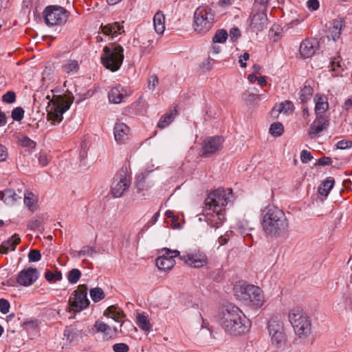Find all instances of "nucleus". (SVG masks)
<instances>
[{
	"label": "nucleus",
	"instance_id": "nucleus-14",
	"mask_svg": "<svg viewBox=\"0 0 352 352\" xmlns=\"http://www.w3.org/2000/svg\"><path fill=\"white\" fill-rule=\"evenodd\" d=\"M180 259L186 265L195 268H200L208 264L207 256L201 252L187 253L180 256Z\"/></svg>",
	"mask_w": 352,
	"mask_h": 352
},
{
	"label": "nucleus",
	"instance_id": "nucleus-12",
	"mask_svg": "<svg viewBox=\"0 0 352 352\" xmlns=\"http://www.w3.org/2000/svg\"><path fill=\"white\" fill-rule=\"evenodd\" d=\"M72 101H65L60 96L56 100H52L48 106L50 119L57 122L63 120V114L69 109Z\"/></svg>",
	"mask_w": 352,
	"mask_h": 352
},
{
	"label": "nucleus",
	"instance_id": "nucleus-10",
	"mask_svg": "<svg viewBox=\"0 0 352 352\" xmlns=\"http://www.w3.org/2000/svg\"><path fill=\"white\" fill-rule=\"evenodd\" d=\"M131 186V177L126 168H122L113 177L111 192L113 197H122Z\"/></svg>",
	"mask_w": 352,
	"mask_h": 352
},
{
	"label": "nucleus",
	"instance_id": "nucleus-53",
	"mask_svg": "<svg viewBox=\"0 0 352 352\" xmlns=\"http://www.w3.org/2000/svg\"><path fill=\"white\" fill-rule=\"evenodd\" d=\"M352 147V141L342 140L337 142L336 148L338 149H347Z\"/></svg>",
	"mask_w": 352,
	"mask_h": 352
},
{
	"label": "nucleus",
	"instance_id": "nucleus-1",
	"mask_svg": "<svg viewBox=\"0 0 352 352\" xmlns=\"http://www.w3.org/2000/svg\"><path fill=\"white\" fill-rule=\"evenodd\" d=\"M231 188H218L212 191L205 200L204 215L205 221L211 228H220L226 219L224 207L232 197Z\"/></svg>",
	"mask_w": 352,
	"mask_h": 352
},
{
	"label": "nucleus",
	"instance_id": "nucleus-59",
	"mask_svg": "<svg viewBox=\"0 0 352 352\" xmlns=\"http://www.w3.org/2000/svg\"><path fill=\"white\" fill-rule=\"evenodd\" d=\"M307 6L309 9L311 10H316L319 8V1L318 0H309L307 2Z\"/></svg>",
	"mask_w": 352,
	"mask_h": 352
},
{
	"label": "nucleus",
	"instance_id": "nucleus-6",
	"mask_svg": "<svg viewBox=\"0 0 352 352\" xmlns=\"http://www.w3.org/2000/svg\"><path fill=\"white\" fill-rule=\"evenodd\" d=\"M102 65L114 72L118 71L124 60V49L120 45L113 44L103 48L100 57Z\"/></svg>",
	"mask_w": 352,
	"mask_h": 352
},
{
	"label": "nucleus",
	"instance_id": "nucleus-41",
	"mask_svg": "<svg viewBox=\"0 0 352 352\" xmlns=\"http://www.w3.org/2000/svg\"><path fill=\"white\" fill-rule=\"evenodd\" d=\"M96 253V248L94 247L89 246H83L82 249L77 252L76 256L80 258L85 256H89L93 257L94 255Z\"/></svg>",
	"mask_w": 352,
	"mask_h": 352
},
{
	"label": "nucleus",
	"instance_id": "nucleus-43",
	"mask_svg": "<svg viewBox=\"0 0 352 352\" xmlns=\"http://www.w3.org/2000/svg\"><path fill=\"white\" fill-rule=\"evenodd\" d=\"M24 117V110L22 107H18L12 111V118L15 121H21Z\"/></svg>",
	"mask_w": 352,
	"mask_h": 352
},
{
	"label": "nucleus",
	"instance_id": "nucleus-42",
	"mask_svg": "<svg viewBox=\"0 0 352 352\" xmlns=\"http://www.w3.org/2000/svg\"><path fill=\"white\" fill-rule=\"evenodd\" d=\"M161 255L159 257L163 258H173L174 259L175 257H179L180 258V253L178 250H171L168 248H164L161 250Z\"/></svg>",
	"mask_w": 352,
	"mask_h": 352
},
{
	"label": "nucleus",
	"instance_id": "nucleus-7",
	"mask_svg": "<svg viewBox=\"0 0 352 352\" xmlns=\"http://www.w3.org/2000/svg\"><path fill=\"white\" fill-rule=\"evenodd\" d=\"M214 14L211 8L208 6L198 7L194 13V29L195 31L205 34L212 27L214 23Z\"/></svg>",
	"mask_w": 352,
	"mask_h": 352
},
{
	"label": "nucleus",
	"instance_id": "nucleus-51",
	"mask_svg": "<svg viewBox=\"0 0 352 352\" xmlns=\"http://www.w3.org/2000/svg\"><path fill=\"white\" fill-rule=\"evenodd\" d=\"M38 160L39 164L44 167L49 164L50 157H49L48 155L45 153H40L38 156Z\"/></svg>",
	"mask_w": 352,
	"mask_h": 352
},
{
	"label": "nucleus",
	"instance_id": "nucleus-34",
	"mask_svg": "<svg viewBox=\"0 0 352 352\" xmlns=\"http://www.w3.org/2000/svg\"><path fill=\"white\" fill-rule=\"evenodd\" d=\"M149 174L146 173L145 174H141L138 176L135 182V186L139 190H144L148 189L150 186L146 184V177Z\"/></svg>",
	"mask_w": 352,
	"mask_h": 352
},
{
	"label": "nucleus",
	"instance_id": "nucleus-28",
	"mask_svg": "<svg viewBox=\"0 0 352 352\" xmlns=\"http://www.w3.org/2000/svg\"><path fill=\"white\" fill-rule=\"evenodd\" d=\"M79 68L80 67L78 60L74 59L67 60L62 66L63 72L68 76L77 74Z\"/></svg>",
	"mask_w": 352,
	"mask_h": 352
},
{
	"label": "nucleus",
	"instance_id": "nucleus-8",
	"mask_svg": "<svg viewBox=\"0 0 352 352\" xmlns=\"http://www.w3.org/2000/svg\"><path fill=\"white\" fill-rule=\"evenodd\" d=\"M267 331L271 343L276 348H280L287 342L283 322L277 317L271 318L267 323Z\"/></svg>",
	"mask_w": 352,
	"mask_h": 352
},
{
	"label": "nucleus",
	"instance_id": "nucleus-40",
	"mask_svg": "<svg viewBox=\"0 0 352 352\" xmlns=\"http://www.w3.org/2000/svg\"><path fill=\"white\" fill-rule=\"evenodd\" d=\"M81 276V272L78 269L71 270L67 275V280L71 284H76Z\"/></svg>",
	"mask_w": 352,
	"mask_h": 352
},
{
	"label": "nucleus",
	"instance_id": "nucleus-27",
	"mask_svg": "<svg viewBox=\"0 0 352 352\" xmlns=\"http://www.w3.org/2000/svg\"><path fill=\"white\" fill-rule=\"evenodd\" d=\"M177 113V111L176 108H175L173 110H170L168 113L163 115L157 123V127L162 129L168 126L173 121Z\"/></svg>",
	"mask_w": 352,
	"mask_h": 352
},
{
	"label": "nucleus",
	"instance_id": "nucleus-36",
	"mask_svg": "<svg viewBox=\"0 0 352 352\" xmlns=\"http://www.w3.org/2000/svg\"><path fill=\"white\" fill-rule=\"evenodd\" d=\"M313 94V89L309 85H305L300 91V99L302 102L309 100Z\"/></svg>",
	"mask_w": 352,
	"mask_h": 352
},
{
	"label": "nucleus",
	"instance_id": "nucleus-33",
	"mask_svg": "<svg viewBox=\"0 0 352 352\" xmlns=\"http://www.w3.org/2000/svg\"><path fill=\"white\" fill-rule=\"evenodd\" d=\"M333 185L334 179L329 177L323 182L322 186L318 188V192L322 195L327 196Z\"/></svg>",
	"mask_w": 352,
	"mask_h": 352
},
{
	"label": "nucleus",
	"instance_id": "nucleus-47",
	"mask_svg": "<svg viewBox=\"0 0 352 352\" xmlns=\"http://www.w3.org/2000/svg\"><path fill=\"white\" fill-rule=\"evenodd\" d=\"M41 219L38 217H34L31 219L28 223V227L32 230H34L40 227L41 225Z\"/></svg>",
	"mask_w": 352,
	"mask_h": 352
},
{
	"label": "nucleus",
	"instance_id": "nucleus-31",
	"mask_svg": "<svg viewBox=\"0 0 352 352\" xmlns=\"http://www.w3.org/2000/svg\"><path fill=\"white\" fill-rule=\"evenodd\" d=\"M136 320L137 324L143 331H149L151 329L152 325L145 314L137 313Z\"/></svg>",
	"mask_w": 352,
	"mask_h": 352
},
{
	"label": "nucleus",
	"instance_id": "nucleus-5",
	"mask_svg": "<svg viewBox=\"0 0 352 352\" xmlns=\"http://www.w3.org/2000/svg\"><path fill=\"white\" fill-rule=\"evenodd\" d=\"M289 320L295 334L301 339L307 338L311 333V321L309 316L300 309L290 311Z\"/></svg>",
	"mask_w": 352,
	"mask_h": 352
},
{
	"label": "nucleus",
	"instance_id": "nucleus-50",
	"mask_svg": "<svg viewBox=\"0 0 352 352\" xmlns=\"http://www.w3.org/2000/svg\"><path fill=\"white\" fill-rule=\"evenodd\" d=\"M114 352H128L129 346L125 343H117L113 345Z\"/></svg>",
	"mask_w": 352,
	"mask_h": 352
},
{
	"label": "nucleus",
	"instance_id": "nucleus-62",
	"mask_svg": "<svg viewBox=\"0 0 352 352\" xmlns=\"http://www.w3.org/2000/svg\"><path fill=\"white\" fill-rule=\"evenodd\" d=\"M7 157H8L7 148L2 144H0V162L5 161L6 160Z\"/></svg>",
	"mask_w": 352,
	"mask_h": 352
},
{
	"label": "nucleus",
	"instance_id": "nucleus-37",
	"mask_svg": "<svg viewBox=\"0 0 352 352\" xmlns=\"http://www.w3.org/2000/svg\"><path fill=\"white\" fill-rule=\"evenodd\" d=\"M90 296L95 302H99L104 298V293L100 287H96L90 290Z\"/></svg>",
	"mask_w": 352,
	"mask_h": 352
},
{
	"label": "nucleus",
	"instance_id": "nucleus-25",
	"mask_svg": "<svg viewBox=\"0 0 352 352\" xmlns=\"http://www.w3.org/2000/svg\"><path fill=\"white\" fill-rule=\"evenodd\" d=\"M343 23L344 21L341 19L334 20L330 27V34L328 36L331 37L334 41H337L340 38Z\"/></svg>",
	"mask_w": 352,
	"mask_h": 352
},
{
	"label": "nucleus",
	"instance_id": "nucleus-2",
	"mask_svg": "<svg viewBox=\"0 0 352 352\" xmlns=\"http://www.w3.org/2000/svg\"><path fill=\"white\" fill-rule=\"evenodd\" d=\"M219 322L226 333L238 336L247 333L251 322L236 306L229 304L224 306L219 314Z\"/></svg>",
	"mask_w": 352,
	"mask_h": 352
},
{
	"label": "nucleus",
	"instance_id": "nucleus-54",
	"mask_svg": "<svg viewBox=\"0 0 352 352\" xmlns=\"http://www.w3.org/2000/svg\"><path fill=\"white\" fill-rule=\"evenodd\" d=\"M10 307V302L4 298L0 299V311L3 314H6L9 312Z\"/></svg>",
	"mask_w": 352,
	"mask_h": 352
},
{
	"label": "nucleus",
	"instance_id": "nucleus-46",
	"mask_svg": "<svg viewBox=\"0 0 352 352\" xmlns=\"http://www.w3.org/2000/svg\"><path fill=\"white\" fill-rule=\"evenodd\" d=\"M2 100L3 102L8 104L14 103L16 101L15 93L12 91H7L5 94L3 95Z\"/></svg>",
	"mask_w": 352,
	"mask_h": 352
},
{
	"label": "nucleus",
	"instance_id": "nucleus-24",
	"mask_svg": "<svg viewBox=\"0 0 352 352\" xmlns=\"http://www.w3.org/2000/svg\"><path fill=\"white\" fill-rule=\"evenodd\" d=\"M103 315L112 318L116 322H121L122 319L125 317V314L122 309L116 305H111L107 307Z\"/></svg>",
	"mask_w": 352,
	"mask_h": 352
},
{
	"label": "nucleus",
	"instance_id": "nucleus-45",
	"mask_svg": "<svg viewBox=\"0 0 352 352\" xmlns=\"http://www.w3.org/2000/svg\"><path fill=\"white\" fill-rule=\"evenodd\" d=\"M29 262H37L41 258V254L38 250H31L28 255Z\"/></svg>",
	"mask_w": 352,
	"mask_h": 352
},
{
	"label": "nucleus",
	"instance_id": "nucleus-44",
	"mask_svg": "<svg viewBox=\"0 0 352 352\" xmlns=\"http://www.w3.org/2000/svg\"><path fill=\"white\" fill-rule=\"evenodd\" d=\"M253 12L256 10H265L270 0H254Z\"/></svg>",
	"mask_w": 352,
	"mask_h": 352
},
{
	"label": "nucleus",
	"instance_id": "nucleus-63",
	"mask_svg": "<svg viewBox=\"0 0 352 352\" xmlns=\"http://www.w3.org/2000/svg\"><path fill=\"white\" fill-rule=\"evenodd\" d=\"M331 163V159L329 157H322L318 160V164L321 166L329 165Z\"/></svg>",
	"mask_w": 352,
	"mask_h": 352
},
{
	"label": "nucleus",
	"instance_id": "nucleus-48",
	"mask_svg": "<svg viewBox=\"0 0 352 352\" xmlns=\"http://www.w3.org/2000/svg\"><path fill=\"white\" fill-rule=\"evenodd\" d=\"M260 96L252 93H244L243 94V100L248 103L254 102L259 100Z\"/></svg>",
	"mask_w": 352,
	"mask_h": 352
},
{
	"label": "nucleus",
	"instance_id": "nucleus-13",
	"mask_svg": "<svg viewBox=\"0 0 352 352\" xmlns=\"http://www.w3.org/2000/svg\"><path fill=\"white\" fill-rule=\"evenodd\" d=\"M223 142L224 139L220 135L206 138L201 143L200 156L202 157H210L222 149Z\"/></svg>",
	"mask_w": 352,
	"mask_h": 352
},
{
	"label": "nucleus",
	"instance_id": "nucleus-61",
	"mask_svg": "<svg viewBox=\"0 0 352 352\" xmlns=\"http://www.w3.org/2000/svg\"><path fill=\"white\" fill-rule=\"evenodd\" d=\"M113 338V330L110 326H108L107 329L103 331V339L109 340Z\"/></svg>",
	"mask_w": 352,
	"mask_h": 352
},
{
	"label": "nucleus",
	"instance_id": "nucleus-49",
	"mask_svg": "<svg viewBox=\"0 0 352 352\" xmlns=\"http://www.w3.org/2000/svg\"><path fill=\"white\" fill-rule=\"evenodd\" d=\"M20 143L23 146H27L29 148H34L36 146V142L29 138L28 136H23L20 140Z\"/></svg>",
	"mask_w": 352,
	"mask_h": 352
},
{
	"label": "nucleus",
	"instance_id": "nucleus-26",
	"mask_svg": "<svg viewBox=\"0 0 352 352\" xmlns=\"http://www.w3.org/2000/svg\"><path fill=\"white\" fill-rule=\"evenodd\" d=\"M165 16L162 12H157L153 16V25L157 34H162L165 30Z\"/></svg>",
	"mask_w": 352,
	"mask_h": 352
},
{
	"label": "nucleus",
	"instance_id": "nucleus-9",
	"mask_svg": "<svg viewBox=\"0 0 352 352\" xmlns=\"http://www.w3.org/2000/svg\"><path fill=\"white\" fill-rule=\"evenodd\" d=\"M69 15V12L65 8L58 6H47L43 12L44 21L48 26L65 24Z\"/></svg>",
	"mask_w": 352,
	"mask_h": 352
},
{
	"label": "nucleus",
	"instance_id": "nucleus-35",
	"mask_svg": "<svg viewBox=\"0 0 352 352\" xmlns=\"http://www.w3.org/2000/svg\"><path fill=\"white\" fill-rule=\"evenodd\" d=\"M228 34L223 29L218 30L212 37L213 43H223L226 41Z\"/></svg>",
	"mask_w": 352,
	"mask_h": 352
},
{
	"label": "nucleus",
	"instance_id": "nucleus-38",
	"mask_svg": "<svg viewBox=\"0 0 352 352\" xmlns=\"http://www.w3.org/2000/svg\"><path fill=\"white\" fill-rule=\"evenodd\" d=\"M23 197L24 204L28 207V208L34 211L35 209L34 195L32 192H23Z\"/></svg>",
	"mask_w": 352,
	"mask_h": 352
},
{
	"label": "nucleus",
	"instance_id": "nucleus-56",
	"mask_svg": "<svg viewBox=\"0 0 352 352\" xmlns=\"http://www.w3.org/2000/svg\"><path fill=\"white\" fill-rule=\"evenodd\" d=\"M282 29L279 27V25H274L270 30V34L274 35L275 41H276L281 34Z\"/></svg>",
	"mask_w": 352,
	"mask_h": 352
},
{
	"label": "nucleus",
	"instance_id": "nucleus-29",
	"mask_svg": "<svg viewBox=\"0 0 352 352\" xmlns=\"http://www.w3.org/2000/svg\"><path fill=\"white\" fill-rule=\"evenodd\" d=\"M175 265V261L173 258L157 257L156 265L160 270L166 271L171 270Z\"/></svg>",
	"mask_w": 352,
	"mask_h": 352
},
{
	"label": "nucleus",
	"instance_id": "nucleus-30",
	"mask_svg": "<svg viewBox=\"0 0 352 352\" xmlns=\"http://www.w3.org/2000/svg\"><path fill=\"white\" fill-rule=\"evenodd\" d=\"M294 111V104L291 101L285 100L284 102H282L279 104L276 105L273 109L272 110V113L274 114L275 113H290Z\"/></svg>",
	"mask_w": 352,
	"mask_h": 352
},
{
	"label": "nucleus",
	"instance_id": "nucleus-21",
	"mask_svg": "<svg viewBox=\"0 0 352 352\" xmlns=\"http://www.w3.org/2000/svg\"><path fill=\"white\" fill-rule=\"evenodd\" d=\"M1 197L6 204L12 205L18 200L23 199V192L19 191L16 193L12 189H7L1 192Z\"/></svg>",
	"mask_w": 352,
	"mask_h": 352
},
{
	"label": "nucleus",
	"instance_id": "nucleus-4",
	"mask_svg": "<svg viewBox=\"0 0 352 352\" xmlns=\"http://www.w3.org/2000/svg\"><path fill=\"white\" fill-rule=\"evenodd\" d=\"M234 294L238 300L247 306L261 307L265 301L261 289L254 285H239L234 287Z\"/></svg>",
	"mask_w": 352,
	"mask_h": 352
},
{
	"label": "nucleus",
	"instance_id": "nucleus-39",
	"mask_svg": "<svg viewBox=\"0 0 352 352\" xmlns=\"http://www.w3.org/2000/svg\"><path fill=\"white\" fill-rule=\"evenodd\" d=\"M284 131L283 125L280 122H274L270 128V133L274 137H278Z\"/></svg>",
	"mask_w": 352,
	"mask_h": 352
},
{
	"label": "nucleus",
	"instance_id": "nucleus-22",
	"mask_svg": "<svg viewBox=\"0 0 352 352\" xmlns=\"http://www.w3.org/2000/svg\"><path fill=\"white\" fill-rule=\"evenodd\" d=\"M20 241L21 239L19 234H14L10 239L2 242L0 245V253L6 254L9 251H14Z\"/></svg>",
	"mask_w": 352,
	"mask_h": 352
},
{
	"label": "nucleus",
	"instance_id": "nucleus-57",
	"mask_svg": "<svg viewBox=\"0 0 352 352\" xmlns=\"http://www.w3.org/2000/svg\"><path fill=\"white\" fill-rule=\"evenodd\" d=\"M313 158L311 152L303 150L300 154V160L302 163H307Z\"/></svg>",
	"mask_w": 352,
	"mask_h": 352
},
{
	"label": "nucleus",
	"instance_id": "nucleus-60",
	"mask_svg": "<svg viewBox=\"0 0 352 352\" xmlns=\"http://www.w3.org/2000/svg\"><path fill=\"white\" fill-rule=\"evenodd\" d=\"M159 217H160V213L159 212H156L152 217V218L146 223V225L144 226V228L148 229L151 226L154 225L157 222Z\"/></svg>",
	"mask_w": 352,
	"mask_h": 352
},
{
	"label": "nucleus",
	"instance_id": "nucleus-58",
	"mask_svg": "<svg viewBox=\"0 0 352 352\" xmlns=\"http://www.w3.org/2000/svg\"><path fill=\"white\" fill-rule=\"evenodd\" d=\"M108 326V324L99 320H97L94 324V327L96 329L97 331L102 333L107 329Z\"/></svg>",
	"mask_w": 352,
	"mask_h": 352
},
{
	"label": "nucleus",
	"instance_id": "nucleus-55",
	"mask_svg": "<svg viewBox=\"0 0 352 352\" xmlns=\"http://www.w3.org/2000/svg\"><path fill=\"white\" fill-rule=\"evenodd\" d=\"M158 82L159 80L157 75L153 74L151 76L148 80V88L149 89H154Z\"/></svg>",
	"mask_w": 352,
	"mask_h": 352
},
{
	"label": "nucleus",
	"instance_id": "nucleus-64",
	"mask_svg": "<svg viewBox=\"0 0 352 352\" xmlns=\"http://www.w3.org/2000/svg\"><path fill=\"white\" fill-rule=\"evenodd\" d=\"M45 278L47 281H52L54 278V274L51 271H47L45 274Z\"/></svg>",
	"mask_w": 352,
	"mask_h": 352
},
{
	"label": "nucleus",
	"instance_id": "nucleus-23",
	"mask_svg": "<svg viewBox=\"0 0 352 352\" xmlns=\"http://www.w3.org/2000/svg\"><path fill=\"white\" fill-rule=\"evenodd\" d=\"M102 32L104 34L111 36L112 38H116L124 32L123 26L118 22L109 23L104 26H102Z\"/></svg>",
	"mask_w": 352,
	"mask_h": 352
},
{
	"label": "nucleus",
	"instance_id": "nucleus-11",
	"mask_svg": "<svg viewBox=\"0 0 352 352\" xmlns=\"http://www.w3.org/2000/svg\"><path fill=\"white\" fill-rule=\"evenodd\" d=\"M87 289L85 285H80L77 289L73 292V296H71L69 300L71 311L74 313L80 312L89 306V300L87 298Z\"/></svg>",
	"mask_w": 352,
	"mask_h": 352
},
{
	"label": "nucleus",
	"instance_id": "nucleus-3",
	"mask_svg": "<svg viewBox=\"0 0 352 352\" xmlns=\"http://www.w3.org/2000/svg\"><path fill=\"white\" fill-rule=\"evenodd\" d=\"M261 226L265 234L278 238L288 233L289 219L283 210L274 205H269L261 210Z\"/></svg>",
	"mask_w": 352,
	"mask_h": 352
},
{
	"label": "nucleus",
	"instance_id": "nucleus-15",
	"mask_svg": "<svg viewBox=\"0 0 352 352\" xmlns=\"http://www.w3.org/2000/svg\"><path fill=\"white\" fill-rule=\"evenodd\" d=\"M329 125V120L326 116H318L311 124L308 129V134L311 138H316L322 132L327 129Z\"/></svg>",
	"mask_w": 352,
	"mask_h": 352
},
{
	"label": "nucleus",
	"instance_id": "nucleus-20",
	"mask_svg": "<svg viewBox=\"0 0 352 352\" xmlns=\"http://www.w3.org/2000/svg\"><path fill=\"white\" fill-rule=\"evenodd\" d=\"M126 97V91L121 86L113 87L108 94L109 101L114 104H120L124 102Z\"/></svg>",
	"mask_w": 352,
	"mask_h": 352
},
{
	"label": "nucleus",
	"instance_id": "nucleus-16",
	"mask_svg": "<svg viewBox=\"0 0 352 352\" xmlns=\"http://www.w3.org/2000/svg\"><path fill=\"white\" fill-rule=\"evenodd\" d=\"M38 278V272L36 268L29 267L21 271L16 278V282L25 287L32 285Z\"/></svg>",
	"mask_w": 352,
	"mask_h": 352
},
{
	"label": "nucleus",
	"instance_id": "nucleus-19",
	"mask_svg": "<svg viewBox=\"0 0 352 352\" xmlns=\"http://www.w3.org/2000/svg\"><path fill=\"white\" fill-rule=\"evenodd\" d=\"M113 133L117 143L124 144L129 140L130 129L123 122L116 123L113 129Z\"/></svg>",
	"mask_w": 352,
	"mask_h": 352
},
{
	"label": "nucleus",
	"instance_id": "nucleus-32",
	"mask_svg": "<svg viewBox=\"0 0 352 352\" xmlns=\"http://www.w3.org/2000/svg\"><path fill=\"white\" fill-rule=\"evenodd\" d=\"M329 103L325 98L320 97L316 102L315 113L316 116L324 115L323 113L328 109Z\"/></svg>",
	"mask_w": 352,
	"mask_h": 352
},
{
	"label": "nucleus",
	"instance_id": "nucleus-18",
	"mask_svg": "<svg viewBox=\"0 0 352 352\" xmlns=\"http://www.w3.org/2000/svg\"><path fill=\"white\" fill-rule=\"evenodd\" d=\"M251 17L250 28L253 32H258L267 28V17L265 10L255 11Z\"/></svg>",
	"mask_w": 352,
	"mask_h": 352
},
{
	"label": "nucleus",
	"instance_id": "nucleus-17",
	"mask_svg": "<svg viewBox=\"0 0 352 352\" xmlns=\"http://www.w3.org/2000/svg\"><path fill=\"white\" fill-rule=\"evenodd\" d=\"M318 47L319 43L316 38H306L300 45V56L304 59L310 58L315 54Z\"/></svg>",
	"mask_w": 352,
	"mask_h": 352
},
{
	"label": "nucleus",
	"instance_id": "nucleus-52",
	"mask_svg": "<svg viewBox=\"0 0 352 352\" xmlns=\"http://www.w3.org/2000/svg\"><path fill=\"white\" fill-rule=\"evenodd\" d=\"M241 35V31L238 28H232L230 29L229 36L232 42L236 41Z\"/></svg>",
	"mask_w": 352,
	"mask_h": 352
}]
</instances>
